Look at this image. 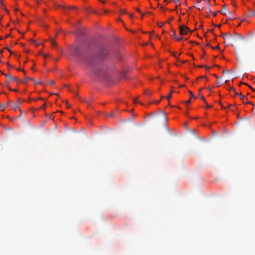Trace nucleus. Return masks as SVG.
Listing matches in <instances>:
<instances>
[{"label":"nucleus","instance_id":"nucleus-1","mask_svg":"<svg viewBox=\"0 0 255 255\" xmlns=\"http://www.w3.org/2000/svg\"><path fill=\"white\" fill-rule=\"evenodd\" d=\"M92 74L93 76L98 78L105 77L106 76V70L104 67L98 66L93 69Z\"/></svg>","mask_w":255,"mask_h":255},{"label":"nucleus","instance_id":"nucleus-2","mask_svg":"<svg viewBox=\"0 0 255 255\" xmlns=\"http://www.w3.org/2000/svg\"><path fill=\"white\" fill-rule=\"evenodd\" d=\"M179 31L180 35L182 36L187 35L190 30L187 26L184 25L180 26Z\"/></svg>","mask_w":255,"mask_h":255},{"label":"nucleus","instance_id":"nucleus-3","mask_svg":"<svg viewBox=\"0 0 255 255\" xmlns=\"http://www.w3.org/2000/svg\"><path fill=\"white\" fill-rule=\"evenodd\" d=\"M1 73L5 76V77L7 78V81L8 82L13 81L17 84L19 83V80L18 78L12 77L10 74H4L3 72H1Z\"/></svg>","mask_w":255,"mask_h":255},{"label":"nucleus","instance_id":"nucleus-4","mask_svg":"<svg viewBox=\"0 0 255 255\" xmlns=\"http://www.w3.org/2000/svg\"><path fill=\"white\" fill-rule=\"evenodd\" d=\"M222 36L224 39H229L234 42L236 41V38L230 33L228 32L223 33Z\"/></svg>","mask_w":255,"mask_h":255},{"label":"nucleus","instance_id":"nucleus-5","mask_svg":"<svg viewBox=\"0 0 255 255\" xmlns=\"http://www.w3.org/2000/svg\"><path fill=\"white\" fill-rule=\"evenodd\" d=\"M61 7L63 9L64 12H65L67 10L77 9V7L75 6H62Z\"/></svg>","mask_w":255,"mask_h":255},{"label":"nucleus","instance_id":"nucleus-6","mask_svg":"<svg viewBox=\"0 0 255 255\" xmlns=\"http://www.w3.org/2000/svg\"><path fill=\"white\" fill-rule=\"evenodd\" d=\"M240 97L241 99L243 101V102H245L244 101L245 100V101H246V103L247 104L253 105L252 102L249 101L248 99L246 98L245 96H243L242 95L240 94Z\"/></svg>","mask_w":255,"mask_h":255},{"label":"nucleus","instance_id":"nucleus-7","mask_svg":"<svg viewBox=\"0 0 255 255\" xmlns=\"http://www.w3.org/2000/svg\"><path fill=\"white\" fill-rule=\"evenodd\" d=\"M226 6H227L226 4L223 5L222 6L221 10L220 11L221 14H222L223 15H224L226 16H227V13H226Z\"/></svg>","mask_w":255,"mask_h":255},{"label":"nucleus","instance_id":"nucleus-8","mask_svg":"<svg viewBox=\"0 0 255 255\" xmlns=\"http://www.w3.org/2000/svg\"><path fill=\"white\" fill-rule=\"evenodd\" d=\"M79 48L77 47L75 48L74 49V55L76 56V57H80V55L79 53Z\"/></svg>","mask_w":255,"mask_h":255},{"label":"nucleus","instance_id":"nucleus-9","mask_svg":"<svg viewBox=\"0 0 255 255\" xmlns=\"http://www.w3.org/2000/svg\"><path fill=\"white\" fill-rule=\"evenodd\" d=\"M249 16H255V11H254L253 9H249Z\"/></svg>","mask_w":255,"mask_h":255},{"label":"nucleus","instance_id":"nucleus-10","mask_svg":"<svg viewBox=\"0 0 255 255\" xmlns=\"http://www.w3.org/2000/svg\"><path fill=\"white\" fill-rule=\"evenodd\" d=\"M235 35L236 36V37H235L236 38V40H237V39H241V40H243V38L242 35L240 33H235Z\"/></svg>","mask_w":255,"mask_h":255},{"label":"nucleus","instance_id":"nucleus-11","mask_svg":"<svg viewBox=\"0 0 255 255\" xmlns=\"http://www.w3.org/2000/svg\"><path fill=\"white\" fill-rule=\"evenodd\" d=\"M201 99L205 103L206 106L207 108H209L211 107V106H210L208 104V103H207V102L205 100L204 97L203 95L201 96Z\"/></svg>","mask_w":255,"mask_h":255},{"label":"nucleus","instance_id":"nucleus-12","mask_svg":"<svg viewBox=\"0 0 255 255\" xmlns=\"http://www.w3.org/2000/svg\"><path fill=\"white\" fill-rule=\"evenodd\" d=\"M20 100L18 99V103L17 104H15L13 106V108L14 109V110H16L17 109H19L20 108H19V103H20Z\"/></svg>","mask_w":255,"mask_h":255},{"label":"nucleus","instance_id":"nucleus-13","mask_svg":"<svg viewBox=\"0 0 255 255\" xmlns=\"http://www.w3.org/2000/svg\"><path fill=\"white\" fill-rule=\"evenodd\" d=\"M50 41H51V45L53 47L57 46V44L56 43V41L54 39H51Z\"/></svg>","mask_w":255,"mask_h":255},{"label":"nucleus","instance_id":"nucleus-14","mask_svg":"<svg viewBox=\"0 0 255 255\" xmlns=\"http://www.w3.org/2000/svg\"><path fill=\"white\" fill-rule=\"evenodd\" d=\"M230 90L234 92V93L236 96H240V94H239L236 91V90L234 87H231Z\"/></svg>","mask_w":255,"mask_h":255},{"label":"nucleus","instance_id":"nucleus-15","mask_svg":"<svg viewBox=\"0 0 255 255\" xmlns=\"http://www.w3.org/2000/svg\"><path fill=\"white\" fill-rule=\"evenodd\" d=\"M173 92V90H171L169 94L166 97L167 99H169L171 97V94Z\"/></svg>","mask_w":255,"mask_h":255},{"label":"nucleus","instance_id":"nucleus-16","mask_svg":"<svg viewBox=\"0 0 255 255\" xmlns=\"http://www.w3.org/2000/svg\"><path fill=\"white\" fill-rule=\"evenodd\" d=\"M189 93L190 94V97L191 98H194V99H196V97L194 96V94L193 93V92H192L191 91H189Z\"/></svg>","mask_w":255,"mask_h":255},{"label":"nucleus","instance_id":"nucleus-17","mask_svg":"<svg viewBox=\"0 0 255 255\" xmlns=\"http://www.w3.org/2000/svg\"><path fill=\"white\" fill-rule=\"evenodd\" d=\"M170 35L171 36L174 37V38H176V33L174 30L172 31V34H171Z\"/></svg>","mask_w":255,"mask_h":255},{"label":"nucleus","instance_id":"nucleus-18","mask_svg":"<svg viewBox=\"0 0 255 255\" xmlns=\"http://www.w3.org/2000/svg\"><path fill=\"white\" fill-rule=\"evenodd\" d=\"M144 94L147 95H148V96H149V95L151 94V92L150 91H147H147H145L144 92Z\"/></svg>","mask_w":255,"mask_h":255},{"label":"nucleus","instance_id":"nucleus-19","mask_svg":"<svg viewBox=\"0 0 255 255\" xmlns=\"http://www.w3.org/2000/svg\"><path fill=\"white\" fill-rule=\"evenodd\" d=\"M4 108L5 107L3 105L0 104V111H3Z\"/></svg>","mask_w":255,"mask_h":255},{"label":"nucleus","instance_id":"nucleus-20","mask_svg":"<svg viewBox=\"0 0 255 255\" xmlns=\"http://www.w3.org/2000/svg\"><path fill=\"white\" fill-rule=\"evenodd\" d=\"M216 84L217 87L222 85V83L220 81H217Z\"/></svg>","mask_w":255,"mask_h":255},{"label":"nucleus","instance_id":"nucleus-21","mask_svg":"<svg viewBox=\"0 0 255 255\" xmlns=\"http://www.w3.org/2000/svg\"><path fill=\"white\" fill-rule=\"evenodd\" d=\"M30 79L29 78V77H24V82L25 83H27V81L28 80H30Z\"/></svg>","mask_w":255,"mask_h":255},{"label":"nucleus","instance_id":"nucleus-22","mask_svg":"<svg viewBox=\"0 0 255 255\" xmlns=\"http://www.w3.org/2000/svg\"><path fill=\"white\" fill-rule=\"evenodd\" d=\"M54 83H55V82H54V81H53V80H50V81H49V84H50V85H54Z\"/></svg>","mask_w":255,"mask_h":255},{"label":"nucleus","instance_id":"nucleus-23","mask_svg":"<svg viewBox=\"0 0 255 255\" xmlns=\"http://www.w3.org/2000/svg\"><path fill=\"white\" fill-rule=\"evenodd\" d=\"M178 41H181L182 39V37L181 36H180V37H177L175 38Z\"/></svg>","mask_w":255,"mask_h":255},{"label":"nucleus","instance_id":"nucleus-24","mask_svg":"<svg viewBox=\"0 0 255 255\" xmlns=\"http://www.w3.org/2000/svg\"><path fill=\"white\" fill-rule=\"evenodd\" d=\"M211 47L213 49H217L219 48V45H217V46H216V47L211 46Z\"/></svg>","mask_w":255,"mask_h":255},{"label":"nucleus","instance_id":"nucleus-25","mask_svg":"<svg viewBox=\"0 0 255 255\" xmlns=\"http://www.w3.org/2000/svg\"><path fill=\"white\" fill-rule=\"evenodd\" d=\"M164 25V23L163 22H160L158 23V26L160 27H162Z\"/></svg>","mask_w":255,"mask_h":255},{"label":"nucleus","instance_id":"nucleus-26","mask_svg":"<svg viewBox=\"0 0 255 255\" xmlns=\"http://www.w3.org/2000/svg\"><path fill=\"white\" fill-rule=\"evenodd\" d=\"M46 104H44L40 108L41 109H44L46 107Z\"/></svg>","mask_w":255,"mask_h":255},{"label":"nucleus","instance_id":"nucleus-27","mask_svg":"<svg viewBox=\"0 0 255 255\" xmlns=\"http://www.w3.org/2000/svg\"><path fill=\"white\" fill-rule=\"evenodd\" d=\"M203 89H204V87L201 88L200 89H199V94H200V96H201V95H202V93H201V91H202Z\"/></svg>","mask_w":255,"mask_h":255},{"label":"nucleus","instance_id":"nucleus-28","mask_svg":"<svg viewBox=\"0 0 255 255\" xmlns=\"http://www.w3.org/2000/svg\"><path fill=\"white\" fill-rule=\"evenodd\" d=\"M66 102V104L67 107L68 108H69L70 107V105L69 104V103H68V101H66V102Z\"/></svg>","mask_w":255,"mask_h":255},{"label":"nucleus","instance_id":"nucleus-29","mask_svg":"<svg viewBox=\"0 0 255 255\" xmlns=\"http://www.w3.org/2000/svg\"><path fill=\"white\" fill-rule=\"evenodd\" d=\"M5 49H7L8 50V51L9 52V53L12 54V52L10 50V49L8 48V47H5Z\"/></svg>","mask_w":255,"mask_h":255},{"label":"nucleus","instance_id":"nucleus-30","mask_svg":"<svg viewBox=\"0 0 255 255\" xmlns=\"http://www.w3.org/2000/svg\"><path fill=\"white\" fill-rule=\"evenodd\" d=\"M218 12V11H215L214 13H213V15L214 16H216L217 15V13Z\"/></svg>","mask_w":255,"mask_h":255},{"label":"nucleus","instance_id":"nucleus-31","mask_svg":"<svg viewBox=\"0 0 255 255\" xmlns=\"http://www.w3.org/2000/svg\"><path fill=\"white\" fill-rule=\"evenodd\" d=\"M185 103H186V104H190V103H191V100H190V99H189V100H188L186 101L185 102Z\"/></svg>","mask_w":255,"mask_h":255},{"label":"nucleus","instance_id":"nucleus-32","mask_svg":"<svg viewBox=\"0 0 255 255\" xmlns=\"http://www.w3.org/2000/svg\"><path fill=\"white\" fill-rule=\"evenodd\" d=\"M217 78V81H219V79H220V78L219 77H218L216 75L214 74V75Z\"/></svg>","mask_w":255,"mask_h":255},{"label":"nucleus","instance_id":"nucleus-33","mask_svg":"<svg viewBox=\"0 0 255 255\" xmlns=\"http://www.w3.org/2000/svg\"><path fill=\"white\" fill-rule=\"evenodd\" d=\"M113 113H111V114L107 115L108 117H112L113 116Z\"/></svg>","mask_w":255,"mask_h":255},{"label":"nucleus","instance_id":"nucleus-34","mask_svg":"<svg viewBox=\"0 0 255 255\" xmlns=\"http://www.w3.org/2000/svg\"><path fill=\"white\" fill-rule=\"evenodd\" d=\"M133 102L134 103H138V101H137V99H134V100H133Z\"/></svg>","mask_w":255,"mask_h":255},{"label":"nucleus","instance_id":"nucleus-35","mask_svg":"<svg viewBox=\"0 0 255 255\" xmlns=\"http://www.w3.org/2000/svg\"><path fill=\"white\" fill-rule=\"evenodd\" d=\"M205 78L207 80H208L207 77H206V76H202V77H199V78H198V79H199V78Z\"/></svg>","mask_w":255,"mask_h":255},{"label":"nucleus","instance_id":"nucleus-36","mask_svg":"<svg viewBox=\"0 0 255 255\" xmlns=\"http://www.w3.org/2000/svg\"><path fill=\"white\" fill-rule=\"evenodd\" d=\"M197 8L199 9V10H201L203 9L202 7H200V6H198Z\"/></svg>","mask_w":255,"mask_h":255},{"label":"nucleus","instance_id":"nucleus-37","mask_svg":"<svg viewBox=\"0 0 255 255\" xmlns=\"http://www.w3.org/2000/svg\"><path fill=\"white\" fill-rule=\"evenodd\" d=\"M136 10L137 11L139 12V13H141V11H140V9H139L138 8H137L136 9Z\"/></svg>","mask_w":255,"mask_h":255},{"label":"nucleus","instance_id":"nucleus-38","mask_svg":"<svg viewBox=\"0 0 255 255\" xmlns=\"http://www.w3.org/2000/svg\"><path fill=\"white\" fill-rule=\"evenodd\" d=\"M204 67L206 68V69L207 70H209L210 69V67H208V66H204Z\"/></svg>","mask_w":255,"mask_h":255},{"label":"nucleus","instance_id":"nucleus-39","mask_svg":"<svg viewBox=\"0 0 255 255\" xmlns=\"http://www.w3.org/2000/svg\"><path fill=\"white\" fill-rule=\"evenodd\" d=\"M208 89L209 91H212V87H208Z\"/></svg>","mask_w":255,"mask_h":255},{"label":"nucleus","instance_id":"nucleus-40","mask_svg":"<svg viewBox=\"0 0 255 255\" xmlns=\"http://www.w3.org/2000/svg\"><path fill=\"white\" fill-rule=\"evenodd\" d=\"M179 0H174V2H175V3H178V2H179Z\"/></svg>","mask_w":255,"mask_h":255},{"label":"nucleus","instance_id":"nucleus-41","mask_svg":"<svg viewBox=\"0 0 255 255\" xmlns=\"http://www.w3.org/2000/svg\"><path fill=\"white\" fill-rule=\"evenodd\" d=\"M6 65H7V66H8V67H11V65H10L8 63H6Z\"/></svg>","mask_w":255,"mask_h":255},{"label":"nucleus","instance_id":"nucleus-42","mask_svg":"<svg viewBox=\"0 0 255 255\" xmlns=\"http://www.w3.org/2000/svg\"><path fill=\"white\" fill-rule=\"evenodd\" d=\"M10 35V34H7L5 35V38H7L8 37H9Z\"/></svg>","mask_w":255,"mask_h":255},{"label":"nucleus","instance_id":"nucleus-43","mask_svg":"<svg viewBox=\"0 0 255 255\" xmlns=\"http://www.w3.org/2000/svg\"><path fill=\"white\" fill-rule=\"evenodd\" d=\"M34 82L35 85H37L39 83L38 82H35L34 81Z\"/></svg>","mask_w":255,"mask_h":255},{"label":"nucleus","instance_id":"nucleus-44","mask_svg":"<svg viewBox=\"0 0 255 255\" xmlns=\"http://www.w3.org/2000/svg\"><path fill=\"white\" fill-rule=\"evenodd\" d=\"M221 107H222V109H225V107L224 106H223V105H221Z\"/></svg>","mask_w":255,"mask_h":255},{"label":"nucleus","instance_id":"nucleus-45","mask_svg":"<svg viewBox=\"0 0 255 255\" xmlns=\"http://www.w3.org/2000/svg\"><path fill=\"white\" fill-rule=\"evenodd\" d=\"M160 100H159L158 101H156V102H155V103L156 104H158L160 102Z\"/></svg>","mask_w":255,"mask_h":255},{"label":"nucleus","instance_id":"nucleus-46","mask_svg":"<svg viewBox=\"0 0 255 255\" xmlns=\"http://www.w3.org/2000/svg\"><path fill=\"white\" fill-rule=\"evenodd\" d=\"M199 67H200V68H202V67H204V66H203V65H199L198 66Z\"/></svg>","mask_w":255,"mask_h":255},{"label":"nucleus","instance_id":"nucleus-47","mask_svg":"<svg viewBox=\"0 0 255 255\" xmlns=\"http://www.w3.org/2000/svg\"><path fill=\"white\" fill-rule=\"evenodd\" d=\"M8 88H9V89L10 90H11V91H15V90H13V89H11V88H9V87H8Z\"/></svg>","mask_w":255,"mask_h":255},{"label":"nucleus","instance_id":"nucleus-48","mask_svg":"<svg viewBox=\"0 0 255 255\" xmlns=\"http://www.w3.org/2000/svg\"><path fill=\"white\" fill-rule=\"evenodd\" d=\"M207 4H208V5H209V6L210 5V1H208L207 2Z\"/></svg>","mask_w":255,"mask_h":255},{"label":"nucleus","instance_id":"nucleus-49","mask_svg":"<svg viewBox=\"0 0 255 255\" xmlns=\"http://www.w3.org/2000/svg\"><path fill=\"white\" fill-rule=\"evenodd\" d=\"M30 41H32L33 43H35V41L33 40V39H30Z\"/></svg>","mask_w":255,"mask_h":255},{"label":"nucleus","instance_id":"nucleus-50","mask_svg":"<svg viewBox=\"0 0 255 255\" xmlns=\"http://www.w3.org/2000/svg\"><path fill=\"white\" fill-rule=\"evenodd\" d=\"M19 111H20V113H21V114H22V111L20 108L19 109Z\"/></svg>","mask_w":255,"mask_h":255},{"label":"nucleus","instance_id":"nucleus-51","mask_svg":"<svg viewBox=\"0 0 255 255\" xmlns=\"http://www.w3.org/2000/svg\"><path fill=\"white\" fill-rule=\"evenodd\" d=\"M172 55L175 57H176V55L175 53H172Z\"/></svg>","mask_w":255,"mask_h":255},{"label":"nucleus","instance_id":"nucleus-52","mask_svg":"<svg viewBox=\"0 0 255 255\" xmlns=\"http://www.w3.org/2000/svg\"><path fill=\"white\" fill-rule=\"evenodd\" d=\"M207 45L208 46H210V47L211 46L209 43H208V44H207Z\"/></svg>","mask_w":255,"mask_h":255},{"label":"nucleus","instance_id":"nucleus-53","mask_svg":"<svg viewBox=\"0 0 255 255\" xmlns=\"http://www.w3.org/2000/svg\"><path fill=\"white\" fill-rule=\"evenodd\" d=\"M132 16H133V15H132V14H130V17H132Z\"/></svg>","mask_w":255,"mask_h":255},{"label":"nucleus","instance_id":"nucleus-54","mask_svg":"<svg viewBox=\"0 0 255 255\" xmlns=\"http://www.w3.org/2000/svg\"><path fill=\"white\" fill-rule=\"evenodd\" d=\"M217 27H220L221 26V25H216Z\"/></svg>","mask_w":255,"mask_h":255},{"label":"nucleus","instance_id":"nucleus-55","mask_svg":"<svg viewBox=\"0 0 255 255\" xmlns=\"http://www.w3.org/2000/svg\"><path fill=\"white\" fill-rule=\"evenodd\" d=\"M44 56L45 58H46L48 56V55H45V56Z\"/></svg>","mask_w":255,"mask_h":255},{"label":"nucleus","instance_id":"nucleus-56","mask_svg":"<svg viewBox=\"0 0 255 255\" xmlns=\"http://www.w3.org/2000/svg\"><path fill=\"white\" fill-rule=\"evenodd\" d=\"M40 44H36V46H38Z\"/></svg>","mask_w":255,"mask_h":255},{"label":"nucleus","instance_id":"nucleus-57","mask_svg":"<svg viewBox=\"0 0 255 255\" xmlns=\"http://www.w3.org/2000/svg\"><path fill=\"white\" fill-rule=\"evenodd\" d=\"M0 3H2V0H0Z\"/></svg>","mask_w":255,"mask_h":255},{"label":"nucleus","instance_id":"nucleus-58","mask_svg":"<svg viewBox=\"0 0 255 255\" xmlns=\"http://www.w3.org/2000/svg\"><path fill=\"white\" fill-rule=\"evenodd\" d=\"M230 19H234V18H231V17H230Z\"/></svg>","mask_w":255,"mask_h":255},{"label":"nucleus","instance_id":"nucleus-59","mask_svg":"<svg viewBox=\"0 0 255 255\" xmlns=\"http://www.w3.org/2000/svg\"><path fill=\"white\" fill-rule=\"evenodd\" d=\"M228 107H231V105H229L228 106Z\"/></svg>","mask_w":255,"mask_h":255},{"label":"nucleus","instance_id":"nucleus-60","mask_svg":"<svg viewBox=\"0 0 255 255\" xmlns=\"http://www.w3.org/2000/svg\"><path fill=\"white\" fill-rule=\"evenodd\" d=\"M0 52L1 53H2V50H1V51H0Z\"/></svg>","mask_w":255,"mask_h":255},{"label":"nucleus","instance_id":"nucleus-61","mask_svg":"<svg viewBox=\"0 0 255 255\" xmlns=\"http://www.w3.org/2000/svg\"><path fill=\"white\" fill-rule=\"evenodd\" d=\"M245 85H248L247 83H244Z\"/></svg>","mask_w":255,"mask_h":255},{"label":"nucleus","instance_id":"nucleus-62","mask_svg":"<svg viewBox=\"0 0 255 255\" xmlns=\"http://www.w3.org/2000/svg\"><path fill=\"white\" fill-rule=\"evenodd\" d=\"M50 95H52L53 93H50Z\"/></svg>","mask_w":255,"mask_h":255},{"label":"nucleus","instance_id":"nucleus-63","mask_svg":"<svg viewBox=\"0 0 255 255\" xmlns=\"http://www.w3.org/2000/svg\"><path fill=\"white\" fill-rule=\"evenodd\" d=\"M50 95H52L53 93H50Z\"/></svg>","mask_w":255,"mask_h":255},{"label":"nucleus","instance_id":"nucleus-64","mask_svg":"<svg viewBox=\"0 0 255 255\" xmlns=\"http://www.w3.org/2000/svg\"><path fill=\"white\" fill-rule=\"evenodd\" d=\"M50 95H52L53 93H50Z\"/></svg>","mask_w":255,"mask_h":255}]
</instances>
